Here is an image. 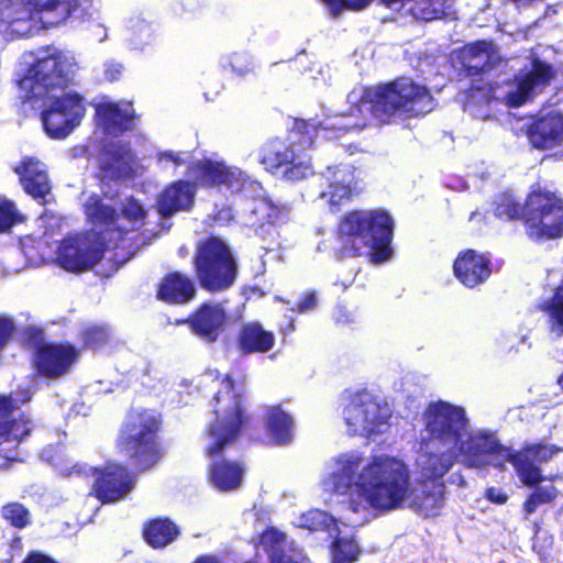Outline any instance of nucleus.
<instances>
[{
	"label": "nucleus",
	"mask_w": 563,
	"mask_h": 563,
	"mask_svg": "<svg viewBox=\"0 0 563 563\" xmlns=\"http://www.w3.org/2000/svg\"><path fill=\"white\" fill-rule=\"evenodd\" d=\"M394 220L382 208L353 209L343 213L335 227L338 261L369 256L374 263L387 261L393 253Z\"/></svg>",
	"instance_id": "423d86ee"
},
{
	"label": "nucleus",
	"mask_w": 563,
	"mask_h": 563,
	"mask_svg": "<svg viewBox=\"0 0 563 563\" xmlns=\"http://www.w3.org/2000/svg\"><path fill=\"white\" fill-rule=\"evenodd\" d=\"M558 496L555 486L537 487L525 500L523 512L525 518L533 514L539 506L552 503Z\"/></svg>",
	"instance_id": "ea45409f"
},
{
	"label": "nucleus",
	"mask_w": 563,
	"mask_h": 563,
	"mask_svg": "<svg viewBox=\"0 0 563 563\" xmlns=\"http://www.w3.org/2000/svg\"><path fill=\"white\" fill-rule=\"evenodd\" d=\"M30 421L23 418L0 419V443L4 441H15L19 443L31 432Z\"/></svg>",
	"instance_id": "4c0bfd02"
},
{
	"label": "nucleus",
	"mask_w": 563,
	"mask_h": 563,
	"mask_svg": "<svg viewBox=\"0 0 563 563\" xmlns=\"http://www.w3.org/2000/svg\"><path fill=\"white\" fill-rule=\"evenodd\" d=\"M454 277L468 289L484 285L493 274V262L489 253L475 249L460 251L452 265Z\"/></svg>",
	"instance_id": "412c9836"
},
{
	"label": "nucleus",
	"mask_w": 563,
	"mask_h": 563,
	"mask_svg": "<svg viewBox=\"0 0 563 563\" xmlns=\"http://www.w3.org/2000/svg\"><path fill=\"white\" fill-rule=\"evenodd\" d=\"M14 172L19 175L24 191L34 199H44L51 192L48 175L37 159L24 158Z\"/></svg>",
	"instance_id": "7c9ffc66"
},
{
	"label": "nucleus",
	"mask_w": 563,
	"mask_h": 563,
	"mask_svg": "<svg viewBox=\"0 0 563 563\" xmlns=\"http://www.w3.org/2000/svg\"><path fill=\"white\" fill-rule=\"evenodd\" d=\"M15 408V400L12 397L0 396V419L10 418Z\"/></svg>",
	"instance_id": "6e6d98bb"
},
{
	"label": "nucleus",
	"mask_w": 563,
	"mask_h": 563,
	"mask_svg": "<svg viewBox=\"0 0 563 563\" xmlns=\"http://www.w3.org/2000/svg\"><path fill=\"white\" fill-rule=\"evenodd\" d=\"M251 213L254 217L252 222L253 225L263 228L265 224H269L274 219L273 206L265 200H255L251 209Z\"/></svg>",
	"instance_id": "de8ad7c7"
},
{
	"label": "nucleus",
	"mask_w": 563,
	"mask_h": 563,
	"mask_svg": "<svg viewBox=\"0 0 563 563\" xmlns=\"http://www.w3.org/2000/svg\"><path fill=\"white\" fill-rule=\"evenodd\" d=\"M95 467L89 466L86 463H76L71 467H68L64 471V475L67 477H79V478H89L90 476L95 477Z\"/></svg>",
	"instance_id": "603ef678"
},
{
	"label": "nucleus",
	"mask_w": 563,
	"mask_h": 563,
	"mask_svg": "<svg viewBox=\"0 0 563 563\" xmlns=\"http://www.w3.org/2000/svg\"><path fill=\"white\" fill-rule=\"evenodd\" d=\"M121 75V66L110 65L104 70V77L109 81L118 80Z\"/></svg>",
	"instance_id": "680f3d73"
},
{
	"label": "nucleus",
	"mask_w": 563,
	"mask_h": 563,
	"mask_svg": "<svg viewBox=\"0 0 563 563\" xmlns=\"http://www.w3.org/2000/svg\"><path fill=\"white\" fill-rule=\"evenodd\" d=\"M96 121L106 134L122 136L134 130L139 114L134 110H124L119 102L104 101L96 104Z\"/></svg>",
	"instance_id": "bb28decb"
},
{
	"label": "nucleus",
	"mask_w": 563,
	"mask_h": 563,
	"mask_svg": "<svg viewBox=\"0 0 563 563\" xmlns=\"http://www.w3.org/2000/svg\"><path fill=\"white\" fill-rule=\"evenodd\" d=\"M85 212L95 229L67 234L55 251L56 265L73 274L91 271L107 251L123 247L129 233L119 224L117 209L100 198L87 203Z\"/></svg>",
	"instance_id": "39448f33"
},
{
	"label": "nucleus",
	"mask_w": 563,
	"mask_h": 563,
	"mask_svg": "<svg viewBox=\"0 0 563 563\" xmlns=\"http://www.w3.org/2000/svg\"><path fill=\"white\" fill-rule=\"evenodd\" d=\"M275 342V334L257 321L243 323L235 336V346L242 355L267 353Z\"/></svg>",
	"instance_id": "cd10ccee"
},
{
	"label": "nucleus",
	"mask_w": 563,
	"mask_h": 563,
	"mask_svg": "<svg viewBox=\"0 0 563 563\" xmlns=\"http://www.w3.org/2000/svg\"><path fill=\"white\" fill-rule=\"evenodd\" d=\"M190 563H225L219 555L217 554H200L196 556Z\"/></svg>",
	"instance_id": "052dcab7"
},
{
	"label": "nucleus",
	"mask_w": 563,
	"mask_h": 563,
	"mask_svg": "<svg viewBox=\"0 0 563 563\" xmlns=\"http://www.w3.org/2000/svg\"><path fill=\"white\" fill-rule=\"evenodd\" d=\"M140 168L137 155L129 142L108 141L99 150L97 178L101 185L133 180Z\"/></svg>",
	"instance_id": "4468645a"
},
{
	"label": "nucleus",
	"mask_w": 563,
	"mask_h": 563,
	"mask_svg": "<svg viewBox=\"0 0 563 563\" xmlns=\"http://www.w3.org/2000/svg\"><path fill=\"white\" fill-rule=\"evenodd\" d=\"M361 463V456H350L332 473L333 492L346 495L342 504L350 511L384 514L399 508L410 497L411 474L401 460L378 455L363 467Z\"/></svg>",
	"instance_id": "f03ea898"
},
{
	"label": "nucleus",
	"mask_w": 563,
	"mask_h": 563,
	"mask_svg": "<svg viewBox=\"0 0 563 563\" xmlns=\"http://www.w3.org/2000/svg\"><path fill=\"white\" fill-rule=\"evenodd\" d=\"M343 415L350 435L371 438L382 433V428L388 424L391 410L385 400L362 389L351 395Z\"/></svg>",
	"instance_id": "ddd939ff"
},
{
	"label": "nucleus",
	"mask_w": 563,
	"mask_h": 563,
	"mask_svg": "<svg viewBox=\"0 0 563 563\" xmlns=\"http://www.w3.org/2000/svg\"><path fill=\"white\" fill-rule=\"evenodd\" d=\"M85 113L82 96L66 92L51 99L49 104L41 111V121L48 137L62 140L79 125Z\"/></svg>",
	"instance_id": "2eb2a0df"
},
{
	"label": "nucleus",
	"mask_w": 563,
	"mask_h": 563,
	"mask_svg": "<svg viewBox=\"0 0 563 563\" xmlns=\"http://www.w3.org/2000/svg\"><path fill=\"white\" fill-rule=\"evenodd\" d=\"M494 216L501 221L521 220L527 235L534 241L563 236V198L540 183L530 187L523 205L503 192L493 203Z\"/></svg>",
	"instance_id": "0eeeda50"
},
{
	"label": "nucleus",
	"mask_w": 563,
	"mask_h": 563,
	"mask_svg": "<svg viewBox=\"0 0 563 563\" xmlns=\"http://www.w3.org/2000/svg\"><path fill=\"white\" fill-rule=\"evenodd\" d=\"M222 384L223 389L213 395L212 418L205 428L208 439L205 455L210 459L219 457L209 464V483L220 492H232L241 486L245 466L243 462L221 456L251 428L253 416L249 411L245 393L235 390L233 376L225 374Z\"/></svg>",
	"instance_id": "7ed1b4c3"
},
{
	"label": "nucleus",
	"mask_w": 563,
	"mask_h": 563,
	"mask_svg": "<svg viewBox=\"0 0 563 563\" xmlns=\"http://www.w3.org/2000/svg\"><path fill=\"white\" fill-rule=\"evenodd\" d=\"M227 67L239 78L254 74L253 58L244 52H234L228 57Z\"/></svg>",
	"instance_id": "79ce46f5"
},
{
	"label": "nucleus",
	"mask_w": 563,
	"mask_h": 563,
	"mask_svg": "<svg viewBox=\"0 0 563 563\" xmlns=\"http://www.w3.org/2000/svg\"><path fill=\"white\" fill-rule=\"evenodd\" d=\"M327 512L321 510H311L302 516V525L311 531L319 530L327 520Z\"/></svg>",
	"instance_id": "3c124183"
},
{
	"label": "nucleus",
	"mask_w": 563,
	"mask_h": 563,
	"mask_svg": "<svg viewBox=\"0 0 563 563\" xmlns=\"http://www.w3.org/2000/svg\"><path fill=\"white\" fill-rule=\"evenodd\" d=\"M457 455H462L465 465L470 467H483L492 463V459H498L497 465L503 467L508 462L509 446H505L490 433L471 434L467 432L464 439L456 445Z\"/></svg>",
	"instance_id": "6ab92c4d"
},
{
	"label": "nucleus",
	"mask_w": 563,
	"mask_h": 563,
	"mask_svg": "<svg viewBox=\"0 0 563 563\" xmlns=\"http://www.w3.org/2000/svg\"><path fill=\"white\" fill-rule=\"evenodd\" d=\"M560 449L544 443H526L521 450L509 448L508 462L514 466L522 484L534 487L544 481L539 466L536 463L550 461Z\"/></svg>",
	"instance_id": "aec40b11"
},
{
	"label": "nucleus",
	"mask_w": 563,
	"mask_h": 563,
	"mask_svg": "<svg viewBox=\"0 0 563 563\" xmlns=\"http://www.w3.org/2000/svg\"><path fill=\"white\" fill-rule=\"evenodd\" d=\"M21 563H59V562L42 551L32 550L26 553L25 558L21 561Z\"/></svg>",
	"instance_id": "5fc2aeb1"
},
{
	"label": "nucleus",
	"mask_w": 563,
	"mask_h": 563,
	"mask_svg": "<svg viewBox=\"0 0 563 563\" xmlns=\"http://www.w3.org/2000/svg\"><path fill=\"white\" fill-rule=\"evenodd\" d=\"M186 174L195 187L241 189L246 180L238 167L227 165L222 159L201 158L187 165Z\"/></svg>",
	"instance_id": "dca6fc26"
},
{
	"label": "nucleus",
	"mask_w": 563,
	"mask_h": 563,
	"mask_svg": "<svg viewBox=\"0 0 563 563\" xmlns=\"http://www.w3.org/2000/svg\"><path fill=\"white\" fill-rule=\"evenodd\" d=\"M280 173L286 180L296 183L311 176L313 169L311 164L298 159V156L295 154L291 164L287 165Z\"/></svg>",
	"instance_id": "37998d69"
},
{
	"label": "nucleus",
	"mask_w": 563,
	"mask_h": 563,
	"mask_svg": "<svg viewBox=\"0 0 563 563\" xmlns=\"http://www.w3.org/2000/svg\"><path fill=\"white\" fill-rule=\"evenodd\" d=\"M558 385L561 387V389L563 390V372L561 373V375L558 377V380H556Z\"/></svg>",
	"instance_id": "0e129e2a"
},
{
	"label": "nucleus",
	"mask_w": 563,
	"mask_h": 563,
	"mask_svg": "<svg viewBox=\"0 0 563 563\" xmlns=\"http://www.w3.org/2000/svg\"><path fill=\"white\" fill-rule=\"evenodd\" d=\"M364 126L365 124L323 123L316 118H296L289 130V136L298 146L310 147L317 135L322 131L331 134V136L339 137L354 130L361 131Z\"/></svg>",
	"instance_id": "a878e982"
},
{
	"label": "nucleus",
	"mask_w": 563,
	"mask_h": 563,
	"mask_svg": "<svg viewBox=\"0 0 563 563\" xmlns=\"http://www.w3.org/2000/svg\"><path fill=\"white\" fill-rule=\"evenodd\" d=\"M361 553L354 539L336 537L332 544V563H353Z\"/></svg>",
	"instance_id": "58836bf2"
},
{
	"label": "nucleus",
	"mask_w": 563,
	"mask_h": 563,
	"mask_svg": "<svg viewBox=\"0 0 563 563\" xmlns=\"http://www.w3.org/2000/svg\"><path fill=\"white\" fill-rule=\"evenodd\" d=\"M317 307V295L314 291H307L302 295V297L298 300L296 306V311L299 313H305L313 310Z\"/></svg>",
	"instance_id": "864d4df0"
},
{
	"label": "nucleus",
	"mask_w": 563,
	"mask_h": 563,
	"mask_svg": "<svg viewBox=\"0 0 563 563\" xmlns=\"http://www.w3.org/2000/svg\"><path fill=\"white\" fill-rule=\"evenodd\" d=\"M371 102L373 115L383 122L400 115H422L433 107L430 90L408 77H398L378 86Z\"/></svg>",
	"instance_id": "1a4fd4ad"
},
{
	"label": "nucleus",
	"mask_w": 563,
	"mask_h": 563,
	"mask_svg": "<svg viewBox=\"0 0 563 563\" xmlns=\"http://www.w3.org/2000/svg\"><path fill=\"white\" fill-rule=\"evenodd\" d=\"M45 341V332L38 327H27L23 331V345L37 352L43 345L48 344Z\"/></svg>",
	"instance_id": "09e8293b"
},
{
	"label": "nucleus",
	"mask_w": 563,
	"mask_h": 563,
	"mask_svg": "<svg viewBox=\"0 0 563 563\" xmlns=\"http://www.w3.org/2000/svg\"><path fill=\"white\" fill-rule=\"evenodd\" d=\"M331 15L338 18L343 11H361L369 5L372 0H321Z\"/></svg>",
	"instance_id": "c03bdc74"
},
{
	"label": "nucleus",
	"mask_w": 563,
	"mask_h": 563,
	"mask_svg": "<svg viewBox=\"0 0 563 563\" xmlns=\"http://www.w3.org/2000/svg\"><path fill=\"white\" fill-rule=\"evenodd\" d=\"M322 176L328 181V189L321 194V197L328 199L332 212L340 211L361 192L357 181L354 180V167L351 165L328 166Z\"/></svg>",
	"instance_id": "4be33fe9"
},
{
	"label": "nucleus",
	"mask_w": 563,
	"mask_h": 563,
	"mask_svg": "<svg viewBox=\"0 0 563 563\" xmlns=\"http://www.w3.org/2000/svg\"><path fill=\"white\" fill-rule=\"evenodd\" d=\"M265 429L276 445H287L294 439L295 421L280 404L266 408L264 417Z\"/></svg>",
	"instance_id": "2f4dec72"
},
{
	"label": "nucleus",
	"mask_w": 563,
	"mask_h": 563,
	"mask_svg": "<svg viewBox=\"0 0 563 563\" xmlns=\"http://www.w3.org/2000/svg\"><path fill=\"white\" fill-rule=\"evenodd\" d=\"M79 360L78 349L69 342H49L32 355V367L37 376L59 379L69 373Z\"/></svg>",
	"instance_id": "a211bd4d"
},
{
	"label": "nucleus",
	"mask_w": 563,
	"mask_h": 563,
	"mask_svg": "<svg viewBox=\"0 0 563 563\" xmlns=\"http://www.w3.org/2000/svg\"><path fill=\"white\" fill-rule=\"evenodd\" d=\"M430 446H424L426 451L420 463V475L422 481H441L457 461L456 448L444 446L445 450L439 451L431 450Z\"/></svg>",
	"instance_id": "c756f323"
},
{
	"label": "nucleus",
	"mask_w": 563,
	"mask_h": 563,
	"mask_svg": "<svg viewBox=\"0 0 563 563\" xmlns=\"http://www.w3.org/2000/svg\"><path fill=\"white\" fill-rule=\"evenodd\" d=\"M409 13L417 20L430 22L449 16L454 0H410Z\"/></svg>",
	"instance_id": "f704fd0d"
},
{
	"label": "nucleus",
	"mask_w": 563,
	"mask_h": 563,
	"mask_svg": "<svg viewBox=\"0 0 563 563\" xmlns=\"http://www.w3.org/2000/svg\"><path fill=\"white\" fill-rule=\"evenodd\" d=\"M120 216L130 222H142L145 220L147 212L136 198L129 196L122 203Z\"/></svg>",
	"instance_id": "49530a36"
},
{
	"label": "nucleus",
	"mask_w": 563,
	"mask_h": 563,
	"mask_svg": "<svg viewBox=\"0 0 563 563\" xmlns=\"http://www.w3.org/2000/svg\"><path fill=\"white\" fill-rule=\"evenodd\" d=\"M1 518L12 528L23 530L31 526L30 510L19 501H9L0 509Z\"/></svg>",
	"instance_id": "e433bc0d"
},
{
	"label": "nucleus",
	"mask_w": 563,
	"mask_h": 563,
	"mask_svg": "<svg viewBox=\"0 0 563 563\" xmlns=\"http://www.w3.org/2000/svg\"><path fill=\"white\" fill-rule=\"evenodd\" d=\"M196 194L197 188L191 180H174L158 194L155 203L156 211L164 219L178 212L190 211L195 205Z\"/></svg>",
	"instance_id": "393cba45"
},
{
	"label": "nucleus",
	"mask_w": 563,
	"mask_h": 563,
	"mask_svg": "<svg viewBox=\"0 0 563 563\" xmlns=\"http://www.w3.org/2000/svg\"><path fill=\"white\" fill-rule=\"evenodd\" d=\"M163 417L150 408L132 409L122 422L115 439V449L126 464L109 462L95 467L92 495L102 504L123 499L135 486V475L158 466L167 454L161 437Z\"/></svg>",
	"instance_id": "f257e3e1"
},
{
	"label": "nucleus",
	"mask_w": 563,
	"mask_h": 563,
	"mask_svg": "<svg viewBox=\"0 0 563 563\" xmlns=\"http://www.w3.org/2000/svg\"><path fill=\"white\" fill-rule=\"evenodd\" d=\"M22 221L13 202L9 200L0 201V233L9 231L13 225Z\"/></svg>",
	"instance_id": "a18cd8bd"
},
{
	"label": "nucleus",
	"mask_w": 563,
	"mask_h": 563,
	"mask_svg": "<svg viewBox=\"0 0 563 563\" xmlns=\"http://www.w3.org/2000/svg\"><path fill=\"white\" fill-rule=\"evenodd\" d=\"M79 7V0H0V20L9 25L31 22L46 27L57 26Z\"/></svg>",
	"instance_id": "9b49d317"
},
{
	"label": "nucleus",
	"mask_w": 563,
	"mask_h": 563,
	"mask_svg": "<svg viewBox=\"0 0 563 563\" xmlns=\"http://www.w3.org/2000/svg\"><path fill=\"white\" fill-rule=\"evenodd\" d=\"M426 437L422 445L455 446L467 434L468 420L465 410L444 400L431 401L423 412Z\"/></svg>",
	"instance_id": "f8f14e48"
},
{
	"label": "nucleus",
	"mask_w": 563,
	"mask_h": 563,
	"mask_svg": "<svg viewBox=\"0 0 563 563\" xmlns=\"http://www.w3.org/2000/svg\"><path fill=\"white\" fill-rule=\"evenodd\" d=\"M525 134L532 148L549 151L563 144V113L551 110L539 113L526 124Z\"/></svg>",
	"instance_id": "5701e85b"
},
{
	"label": "nucleus",
	"mask_w": 563,
	"mask_h": 563,
	"mask_svg": "<svg viewBox=\"0 0 563 563\" xmlns=\"http://www.w3.org/2000/svg\"><path fill=\"white\" fill-rule=\"evenodd\" d=\"M485 497L489 501L497 505H504L508 500V496L495 487L487 488L485 492Z\"/></svg>",
	"instance_id": "4d7b16f0"
},
{
	"label": "nucleus",
	"mask_w": 563,
	"mask_h": 563,
	"mask_svg": "<svg viewBox=\"0 0 563 563\" xmlns=\"http://www.w3.org/2000/svg\"><path fill=\"white\" fill-rule=\"evenodd\" d=\"M229 323V312L220 302L214 301L201 302L188 317L177 321V324H186L195 336L208 344L219 341Z\"/></svg>",
	"instance_id": "f3484780"
},
{
	"label": "nucleus",
	"mask_w": 563,
	"mask_h": 563,
	"mask_svg": "<svg viewBox=\"0 0 563 563\" xmlns=\"http://www.w3.org/2000/svg\"><path fill=\"white\" fill-rule=\"evenodd\" d=\"M79 338L84 350H100L111 339L110 329L106 324H88L80 332Z\"/></svg>",
	"instance_id": "c9c22d12"
},
{
	"label": "nucleus",
	"mask_w": 563,
	"mask_h": 563,
	"mask_svg": "<svg viewBox=\"0 0 563 563\" xmlns=\"http://www.w3.org/2000/svg\"><path fill=\"white\" fill-rule=\"evenodd\" d=\"M410 0H378V3L391 10H400Z\"/></svg>",
	"instance_id": "e2e57ef3"
},
{
	"label": "nucleus",
	"mask_w": 563,
	"mask_h": 563,
	"mask_svg": "<svg viewBox=\"0 0 563 563\" xmlns=\"http://www.w3.org/2000/svg\"><path fill=\"white\" fill-rule=\"evenodd\" d=\"M295 154L292 146L288 145L283 140L276 139L261 147L258 162L267 172L276 174L291 164Z\"/></svg>",
	"instance_id": "473e14b6"
},
{
	"label": "nucleus",
	"mask_w": 563,
	"mask_h": 563,
	"mask_svg": "<svg viewBox=\"0 0 563 563\" xmlns=\"http://www.w3.org/2000/svg\"><path fill=\"white\" fill-rule=\"evenodd\" d=\"M78 63L74 54L53 49L37 57L15 78V85L22 92V100L30 102L48 97L55 90H65L75 84Z\"/></svg>",
	"instance_id": "6e6552de"
},
{
	"label": "nucleus",
	"mask_w": 563,
	"mask_h": 563,
	"mask_svg": "<svg viewBox=\"0 0 563 563\" xmlns=\"http://www.w3.org/2000/svg\"><path fill=\"white\" fill-rule=\"evenodd\" d=\"M286 541V534L273 526L263 530L254 541L255 547L262 545L269 554L280 552Z\"/></svg>",
	"instance_id": "a19ab883"
},
{
	"label": "nucleus",
	"mask_w": 563,
	"mask_h": 563,
	"mask_svg": "<svg viewBox=\"0 0 563 563\" xmlns=\"http://www.w3.org/2000/svg\"><path fill=\"white\" fill-rule=\"evenodd\" d=\"M192 267L199 286L210 292H222L236 282L239 265L230 246L211 235L197 243Z\"/></svg>",
	"instance_id": "9d476101"
},
{
	"label": "nucleus",
	"mask_w": 563,
	"mask_h": 563,
	"mask_svg": "<svg viewBox=\"0 0 563 563\" xmlns=\"http://www.w3.org/2000/svg\"><path fill=\"white\" fill-rule=\"evenodd\" d=\"M157 158L159 162L162 161H168L173 163L176 167H179L185 164L184 158L180 156L179 153L173 152V151H164L159 152L157 154Z\"/></svg>",
	"instance_id": "13d9d810"
},
{
	"label": "nucleus",
	"mask_w": 563,
	"mask_h": 563,
	"mask_svg": "<svg viewBox=\"0 0 563 563\" xmlns=\"http://www.w3.org/2000/svg\"><path fill=\"white\" fill-rule=\"evenodd\" d=\"M441 500L442 493H426L423 497L417 496L413 503L420 511L428 514L430 511L439 509L441 506Z\"/></svg>",
	"instance_id": "8fccbe9b"
},
{
	"label": "nucleus",
	"mask_w": 563,
	"mask_h": 563,
	"mask_svg": "<svg viewBox=\"0 0 563 563\" xmlns=\"http://www.w3.org/2000/svg\"><path fill=\"white\" fill-rule=\"evenodd\" d=\"M495 54L496 46L492 40H476L455 49L452 58L459 76L472 80L470 90L481 92L487 101H503L508 108H519L542 92L556 77V70L550 63L533 58L531 68L504 81L510 89L505 93H498L503 84L475 82L482 80L484 75L495 68L496 63L493 59Z\"/></svg>",
	"instance_id": "20e7f679"
},
{
	"label": "nucleus",
	"mask_w": 563,
	"mask_h": 563,
	"mask_svg": "<svg viewBox=\"0 0 563 563\" xmlns=\"http://www.w3.org/2000/svg\"><path fill=\"white\" fill-rule=\"evenodd\" d=\"M180 536V527L167 516L151 518L142 526L143 540L154 550L167 548L176 542Z\"/></svg>",
	"instance_id": "c85d7f7f"
},
{
	"label": "nucleus",
	"mask_w": 563,
	"mask_h": 563,
	"mask_svg": "<svg viewBox=\"0 0 563 563\" xmlns=\"http://www.w3.org/2000/svg\"><path fill=\"white\" fill-rule=\"evenodd\" d=\"M538 309L547 314L549 331L558 338L563 336V283L555 287L552 296L543 300Z\"/></svg>",
	"instance_id": "72a5a7b5"
},
{
	"label": "nucleus",
	"mask_w": 563,
	"mask_h": 563,
	"mask_svg": "<svg viewBox=\"0 0 563 563\" xmlns=\"http://www.w3.org/2000/svg\"><path fill=\"white\" fill-rule=\"evenodd\" d=\"M269 563H299L290 554L280 551L269 554Z\"/></svg>",
	"instance_id": "bf43d9fd"
},
{
	"label": "nucleus",
	"mask_w": 563,
	"mask_h": 563,
	"mask_svg": "<svg viewBox=\"0 0 563 563\" xmlns=\"http://www.w3.org/2000/svg\"><path fill=\"white\" fill-rule=\"evenodd\" d=\"M155 297L158 301L172 306H184L197 297L195 279L180 271L164 274L155 286Z\"/></svg>",
	"instance_id": "b1692460"
}]
</instances>
